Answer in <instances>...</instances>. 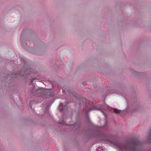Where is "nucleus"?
<instances>
[{
	"instance_id": "obj_1",
	"label": "nucleus",
	"mask_w": 151,
	"mask_h": 151,
	"mask_svg": "<svg viewBox=\"0 0 151 151\" xmlns=\"http://www.w3.org/2000/svg\"><path fill=\"white\" fill-rule=\"evenodd\" d=\"M139 144V142L136 141H132L126 145L117 143L116 145L119 148V150L136 151V148Z\"/></svg>"
},
{
	"instance_id": "obj_2",
	"label": "nucleus",
	"mask_w": 151,
	"mask_h": 151,
	"mask_svg": "<svg viewBox=\"0 0 151 151\" xmlns=\"http://www.w3.org/2000/svg\"><path fill=\"white\" fill-rule=\"evenodd\" d=\"M37 92L40 93L41 95H40V96H42L43 94L46 96H51L52 94L51 91L49 89H44L42 88H40L37 91Z\"/></svg>"
},
{
	"instance_id": "obj_3",
	"label": "nucleus",
	"mask_w": 151,
	"mask_h": 151,
	"mask_svg": "<svg viewBox=\"0 0 151 151\" xmlns=\"http://www.w3.org/2000/svg\"><path fill=\"white\" fill-rule=\"evenodd\" d=\"M113 111L116 113L119 114L121 112V111L117 109L113 108L112 109Z\"/></svg>"
},
{
	"instance_id": "obj_4",
	"label": "nucleus",
	"mask_w": 151,
	"mask_h": 151,
	"mask_svg": "<svg viewBox=\"0 0 151 151\" xmlns=\"http://www.w3.org/2000/svg\"><path fill=\"white\" fill-rule=\"evenodd\" d=\"M96 151H103V149L101 147H98L96 149Z\"/></svg>"
},
{
	"instance_id": "obj_5",
	"label": "nucleus",
	"mask_w": 151,
	"mask_h": 151,
	"mask_svg": "<svg viewBox=\"0 0 151 151\" xmlns=\"http://www.w3.org/2000/svg\"><path fill=\"white\" fill-rule=\"evenodd\" d=\"M60 123H64V122H60Z\"/></svg>"
},
{
	"instance_id": "obj_6",
	"label": "nucleus",
	"mask_w": 151,
	"mask_h": 151,
	"mask_svg": "<svg viewBox=\"0 0 151 151\" xmlns=\"http://www.w3.org/2000/svg\"><path fill=\"white\" fill-rule=\"evenodd\" d=\"M91 110V109H90V110H89V111H90Z\"/></svg>"
},
{
	"instance_id": "obj_7",
	"label": "nucleus",
	"mask_w": 151,
	"mask_h": 151,
	"mask_svg": "<svg viewBox=\"0 0 151 151\" xmlns=\"http://www.w3.org/2000/svg\"><path fill=\"white\" fill-rule=\"evenodd\" d=\"M91 110V109H90V110H89V111H90Z\"/></svg>"
},
{
	"instance_id": "obj_8",
	"label": "nucleus",
	"mask_w": 151,
	"mask_h": 151,
	"mask_svg": "<svg viewBox=\"0 0 151 151\" xmlns=\"http://www.w3.org/2000/svg\"><path fill=\"white\" fill-rule=\"evenodd\" d=\"M91 110V109H90V110H89V111H90Z\"/></svg>"
},
{
	"instance_id": "obj_9",
	"label": "nucleus",
	"mask_w": 151,
	"mask_h": 151,
	"mask_svg": "<svg viewBox=\"0 0 151 151\" xmlns=\"http://www.w3.org/2000/svg\"><path fill=\"white\" fill-rule=\"evenodd\" d=\"M91 110V109H90V110H89V111H90Z\"/></svg>"
}]
</instances>
